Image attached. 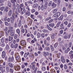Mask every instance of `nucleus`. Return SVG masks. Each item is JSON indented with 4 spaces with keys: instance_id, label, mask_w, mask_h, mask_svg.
Here are the masks:
<instances>
[{
    "instance_id": "obj_4",
    "label": "nucleus",
    "mask_w": 73,
    "mask_h": 73,
    "mask_svg": "<svg viewBox=\"0 0 73 73\" xmlns=\"http://www.w3.org/2000/svg\"><path fill=\"white\" fill-rule=\"evenodd\" d=\"M60 13L59 12H58L54 15V17H58L60 16Z\"/></svg>"
},
{
    "instance_id": "obj_32",
    "label": "nucleus",
    "mask_w": 73,
    "mask_h": 73,
    "mask_svg": "<svg viewBox=\"0 0 73 73\" xmlns=\"http://www.w3.org/2000/svg\"><path fill=\"white\" fill-rule=\"evenodd\" d=\"M19 66H14V68L17 71V69H18V67Z\"/></svg>"
},
{
    "instance_id": "obj_57",
    "label": "nucleus",
    "mask_w": 73,
    "mask_h": 73,
    "mask_svg": "<svg viewBox=\"0 0 73 73\" xmlns=\"http://www.w3.org/2000/svg\"><path fill=\"white\" fill-rule=\"evenodd\" d=\"M5 46V43H2L1 44V46L2 47H4Z\"/></svg>"
},
{
    "instance_id": "obj_12",
    "label": "nucleus",
    "mask_w": 73,
    "mask_h": 73,
    "mask_svg": "<svg viewBox=\"0 0 73 73\" xmlns=\"http://www.w3.org/2000/svg\"><path fill=\"white\" fill-rule=\"evenodd\" d=\"M44 49L45 50H46L49 51L50 50V46H47Z\"/></svg>"
},
{
    "instance_id": "obj_45",
    "label": "nucleus",
    "mask_w": 73,
    "mask_h": 73,
    "mask_svg": "<svg viewBox=\"0 0 73 73\" xmlns=\"http://www.w3.org/2000/svg\"><path fill=\"white\" fill-rule=\"evenodd\" d=\"M4 9V7L3 6L0 7V9L1 11H3Z\"/></svg>"
},
{
    "instance_id": "obj_51",
    "label": "nucleus",
    "mask_w": 73,
    "mask_h": 73,
    "mask_svg": "<svg viewBox=\"0 0 73 73\" xmlns=\"http://www.w3.org/2000/svg\"><path fill=\"white\" fill-rule=\"evenodd\" d=\"M35 12V10L34 9H33L31 10V12L32 13H34Z\"/></svg>"
},
{
    "instance_id": "obj_17",
    "label": "nucleus",
    "mask_w": 73,
    "mask_h": 73,
    "mask_svg": "<svg viewBox=\"0 0 73 73\" xmlns=\"http://www.w3.org/2000/svg\"><path fill=\"white\" fill-rule=\"evenodd\" d=\"M64 17V16L63 15H62L60 17L58 18V19L59 20H62Z\"/></svg>"
},
{
    "instance_id": "obj_20",
    "label": "nucleus",
    "mask_w": 73,
    "mask_h": 73,
    "mask_svg": "<svg viewBox=\"0 0 73 73\" xmlns=\"http://www.w3.org/2000/svg\"><path fill=\"white\" fill-rule=\"evenodd\" d=\"M22 22L21 21V20H20L19 21V23H18V26L19 27H20L21 25Z\"/></svg>"
},
{
    "instance_id": "obj_18",
    "label": "nucleus",
    "mask_w": 73,
    "mask_h": 73,
    "mask_svg": "<svg viewBox=\"0 0 73 73\" xmlns=\"http://www.w3.org/2000/svg\"><path fill=\"white\" fill-rule=\"evenodd\" d=\"M5 53L4 51H3L2 52V56L3 58H4L5 57Z\"/></svg>"
},
{
    "instance_id": "obj_22",
    "label": "nucleus",
    "mask_w": 73,
    "mask_h": 73,
    "mask_svg": "<svg viewBox=\"0 0 73 73\" xmlns=\"http://www.w3.org/2000/svg\"><path fill=\"white\" fill-rule=\"evenodd\" d=\"M70 51V48H68L67 49L65 50V53H68V52Z\"/></svg>"
},
{
    "instance_id": "obj_59",
    "label": "nucleus",
    "mask_w": 73,
    "mask_h": 73,
    "mask_svg": "<svg viewBox=\"0 0 73 73\" xmlns=\"http://www.w3.org/2000/svg\"><path fill=\"white\" fill-rule=\"evenodd\" d=\"M43 53L44 54V56L46 57L47 56V54L46 53V52H44Z\"/></svg>"
},
{
    "instance_id": "obj_47",
    "label": "nucleus",
    "mask_w": 73,
    "mask_h": 73,
    "mask_svg": "<svg viewBox=\"0 0 73 73\" xmlns=\"http://www.w3.org/2000/svg\"><path fill=\"white\" fill-rule=\"evenodd\" d=\"M41 9H42V11H43L44 10V5H42L41 7Z\"/></svg>"
},
{
    "instance_id": "obj_23",
    "label": "nucleus",
    "mask_w": 73,
    "mask_h": 73,
    "mask_svg": "<svg viewBox=\"0 0 73 73\" xmlns=\"http://www.w3.org/2000/svg\"><path fill=\"white\" fill-rule=\"evenodd\" d=\"M26 15H27L28 16H29L31 15V13L28 11L27 12H26Z\"/></svg>"
},
{
    "instance_id": "obj_30",
    "label": "nucleus",
    "mask_w": 73,
    "mask_h": 73,
    "mask_svg": "<svg viewBox=\"0 0 73 73\" xmlns=\"http://www.w3.org/2000/svg\"><path fill=\"white\" fill-rule=\"evenodd\" d=\"M58 42L54 44V47L55 48H56L58 46Z\"/></svg>"
},
{
    "instance_id": "obj_16",
    "label": "nucleus",
    "mask_w": 73,
    "mask_h": 73,
    "mask_svg": "<svg viewBox=\"0 0 73 73\" xmlns=\"http://www.w3.org/2000/svg\"><path fill=\"white\" fill-rule=\"evenodd\" d=\"M10 9V8H9V7L7 6L6 7L5 9V11L6 12H8L9 11V9Z\"/></svg>"
},
{
    "instance_id": "obj_29",
    "label": "nucleus",
    "mask_w": 73,
    "mask_h": 73,
    "mask_svg": "<svg viewBox=\"0 0 73 73\" xmlns=\"http://www.w3.org/2000/svg\"><path fill=\"white\" fill-rule=\"evenodd\" d=\"M49 26L50 27H53L54 26V23H51L49 24Z\"/></svg>"
},
{
    "instance_id": "obj_35",
    "label": "nucleus",
    "mask_w": 73,
    "mask_h": 73,
    "mask_svg": "<svg viewBox=\"0 0 73 73\" xmlns=\"http://www.w3.org/2000/svg\"><path fill=\"white\" fill-rule=\"evenodd\" d=\"M37 35V38H40V35L39 32H38Z\"/></svg>"
},
{
    "instance_id": "obj_41",
    "label": "nucleus",
    "mask_w": 73,
    "mask_h": 73,
    "mask_svg": "<svg viewBox=\"0 0 73 73\" xmlns=\"http://www.w3.org/2000/svg\"><path fill=\"white\" fill-rule=\"evenodd\" d=\"M50 48L52 51H54V49L52 45H50Z\"/></svg>"
},
{
    "instance_id": "obj_61",
    "label": "nucleus",
    "mask_w": 73,
    "mask_h": 73,
    "mask_svg": "<svg viewBox=\"0 0 73 73\" xmlns=\"http://www.w3.org/2000/svg\"><path fill=\"white\" fill-rule=\"evenodd\" d=\"M53 21H54V19H51L50 20H49L48 22L49 23H50L51 22Z\"/></svg>"
},
{
    "instance_id": "obj_44",
    "label": "nucleus",
    "mask_w": 73,
    "mask_h": 73,
    "mask_svg": "<svg viewBox=\"0 0 73 73\" xmlns=\"http://www.w3.org/2000/svg\"><path fill=\"white\" fill-rule=\"evenodd\" d=\"M57 11H58L57 9H55L53 11V13H55Z\"/></svg>"
},
{
    "instance_id": "obj_54",
    "label": "nucleus",
    "mask_w": 73,
    "mask_h": 73,
    "mask_svg": "<svg viewBox=\"0 0 73 73\" xmlns=\"http://www.w3.org/2000/svg\"><path fill=\"white\" fill-rule=\"evenodd\" d=\"M17 35L16 34H15V36H14V38L15 39H17Z\"/></svg>"
},
{
    "instance_id": "obj_62",
    "label": "nucleus",
    "mask_w": 73,
    "mask_h": 73,
    "mask_svg": "<svg viewBox=\"0 0 73 73\" xmlns=\"http://www.w3.org/2000/svg\"><path fill=\"white\" fill-rule=\"evenodd\" d=\"M71 24L69 23L67 25V27L68 28H69L71 27Z\"/></svg>"
},
{
    "instance_id": "obj_11",
    "label": "nucleus",
    "mask_w": 73,
    "mask_h": 73,
    "mask_svg": "<svg viewBox=\"0 0 73 73\" xmlns=\"http://www.w3.org/2000/svg\"><path fill=\"white\" fill-rule=\"evenodd\" d=\"M4 32L3 31H0V38H1L4 35Z\"/></svg>"
},
{
    "instance_id": "obj_6",
    "label": "nucleus",
    "mask_w": 73,
    "mask_h": 73,
    "mask_svg": "<svg viewBox=\"0 0 73 73\" xmlns=\"http://www.w3.org/2000/svg\"><path fill=\"white\" fill-rule=\"evenodd\" d=\"M38 4L35 3L33 4V8L35 9H36L38 7Z\"/></svg>"
},
{
    "instance_id": "obj_13",
    "label": "nucleus",
    "mask_w": 73,
    "mask_h": 73,
    "mask_svg": "<svg viewBox=\"0 0 73 73\" xmlns=\"http://www.w3.org/2000/svg\"><path fill=\"white\" fill-rule=\"evenodd\" d=\"M12 10H10L9 11V13H8V15L9 16H10L12 15Z\"/></svg>"
},
{
    "instance_id": "obj_58",
    "label": "nucleus",
    "mask_w": 73,
    "mask_h": 73,
    "mask_svg": "<svg viewBox=\"0 0 73 73\" xmlns=\"http://www.w3.org/2000/svg\"><path fill=\"white\" fill-rule=\"evenodd\" d=\"M8 41V38H6L5 39V43H7Z\"/></svg>"
},
{
    "instance_id": "obj_27",
    "label": "nucleus",
    "mask_w": 73,
    "mask_h": 73,
    "mask_svg": "<svg viewBox=\"0 0 73 73\" xmlns=\"http://www.w3.org/2000/svg\"><path fill=\"white\" fill-rule=\"evenodd\" d=\"M4 37H2V38L1 39V40L2 43H3L4 42Z\"/></svg>"
},
{
    "instance_id": "obj_53",
    "label": "nucleus",
    "mask_w": 73,
    "mask_h": 73,
    "mask_svg": "<svg viewBox=\"0 0 73 73\" xmlns=\"http://www.w3.org/2000/svg\"><path fill=\"white\" fill-rule=\"evenodd\" d=\"M28 4H33V3L31 1H28V2H27Z\"/></svg>"
},
{
    "instance_id": "obj_50",
    "label": "nucleus",
    "mask_w": 73,
    "mask_h": 73,
    "mask_svg": "<svg viewBox=\"0 0 73 73\" xmlns=\"http://www.w3.org/2000/svg\"><path fill=\"white\" fill-rule=\"evenodd\" d=\"M16 6H17V7L18 8V9H20V5L19 4H17H17Z\"/></svg>"
},
{
    "instance_id": "obj_49",
    "label": "nucleus",
    "mask_w": 73,
    "mask_h": 73,
    "mask_svg": "<svg viewBox=\"0 0 73 73\" xmlns=\"http://www.w3.org/2000/svg\"><path fill=\"white\" fill-rule=\"evenodd\" d=\"M26 9L27 10H28V11H30V9H29V6H27L26 8Z\"/></svg>"
},
{
    "instance_id": "obj_43",
    "label": "nucleus",
    "mask_w": 73,
    "mask_h": 73,
    "mask_svg": "<svg viewBox=\"0 0 73 73\" xmlns=\"http://www.w3.org/2000/svg\"><path fill=\"white\" fill-rule=\"evenodd\" d=\"M14 70L12 68L10 69V72L11 73H13V72Z\"/></svg>"
},
{
    "instance_id": "obj_8",
    "label": "nucleus",
    "mask_w": 73,
    "mask_h": 73,
    "mask_svg": "<svg viewBox=\"0 0 73 73\" xmlns=\"http://www.w3.org/2000/svg\"><path fill=\"white\" fill-rule=\"evenodd\" d=\"M15 31H13H13H11V36L13 37V36L15 35Z\"/></svg>"
},
{
    "instance_id": "obj_31",
    "label": "nucleus",
    "mask_w": 73,
    "mask_h": 73,
    "mask_svg": "<svg viewBox=\"0 0 73 73\" xmlns=\"http://www.w3.org/2000/svg\"><path fill=\"white\" fill-rule=\"evenodd\" d=\"M16 32L18 34H19L20 33V31L19 29H17L16 30Z\"/></svg>"
},
{
    "instance_id": "obj_25",
    "label": "nucleus",
    "mask_w": 73,
    "mask_h": 73,
    "mask_svg": "<svg viewBox=\"0 0 73 73\" xmlns=\"http://www.w3.org/2000/svg\"><path fill=\"white\" fill-rule=\"evenodd\" d=\"M48 3L47 2H46L44 5V9H46V7H47V5H48Z\"/></svg>"
},
{
    "instance_id": "obj_10",
    "label": "nucleus",
    "mask_w": 73,
    "mask_h": 73,
    "mask_svg": "<svg viewBox=\"0 0 73 73\" xmlns=\"http://www.w3.org/2000/svg\"><path fill=\"white\" fill-rule=\"evenodd\" d=\"M61 61L63 62H65V59H64L63 56H61Z\"/></svg>"
},
{
    "instance_id": "obj_24",
    "label": "nucleus",
    "mask_w": 73,
    "mask_h": 73,
    "mask_svg": "<svg viewBox=\"0 0 73 73\" xmlns=\"http://www.w3.org/2000/svg\"><path fill=\"white\" fill-rule=\"evenodd\" d=\"M61 24V21H59V22H58V23H57V24L56 25V27H59V26L60 25V24Z\"/></svg>"
},
{
    "instance_id": "obj_19",
    "label": "nucleus",
    "mask_w": 73,
    "mask_h": 73,
    "mask_svg": "<svg viewBox=\"0 0 73 73\" xmlns=\"http://www.w3.org/2000/svg\"><path fill=\"white\" fill-rule=\"evenodd\" d=\"M46 58L48 60H49V59L50 61L52 60V58L51 57L48 56V58H47V57H46Z\"/></svg>"
},
{
    "instance_id": "obj_15",
    "label": "nucleus",
    "mask_w": 73,
    "mask_h": 73,
    "mask_svg": "<svg viewBox=\"0 0 73 73\" xmlns=\"http://www.w3.org/2000/svg\"><path fill=\"white\" fill-rule=\"evenodd\" d=\"M11 4L12 3L10 2H9L7 3V5L8 6V7L10 8H11Z\"/></svg>"
},
{
    "instance_id": "obj_3",
    "label": "nucleus",
    "mask_w": 73,
    "mask_h": 73,
    "mask_svg": "<svg viewBox=\"0 0 73 73\" xmlns=\"http://www.w3.org/2000/svg\"><path fill=\"white\" fill-rule=\"evenodd\" d=\"M20 44L22 45V44L23 45L22 46H23L24 47H26V45H27L25 41L22 40L20 42Z\"/></svg>"
},
{
    "instance_id": "obj_14",
    "label": "nucleus",
    "mask_w": 73,
    "mask_h": 73,
    "mask_svg": "<svg viewBox=\"0 0 73 73\" xmlns=\"http://www.w3.org/2000/svg\"><path fill=\"white\" fill-rule=\"evenodd\" d=\"M21 11H22V10L24 12V13H26V11L25 9V8L24 7H22V8L21 7Z\"/></svg>"
},
{
    "instance_id": "obj_5",
    "label": "nucleus",
    "mask_w": 73,
    "mask_h": 73,
    "mask_svg": "<svg viewBox=\"0 0 73 73\" xmlns=\"http://www.w3.org/2000/svg\"><path fill=\"white\" fill-rule=\"evenodd\" d=\"M57 5L55 3H52L51 4V6L53 8H54L56 7Z\"/></svg>"
},
{
    "instance_id": "obj_63",
    "label": "nucleus",
    "mask_w": 73,
    "mask_h": 73,
    "mask_svg": "<svg viewBox=\"0 0 73 73\" xmlns=\"http://www.w3.org/2000/svg\"><path fill=\"white\" fill-rule=\"evenodd\" d=\"M24 19V18L23 16H20V19L21 20H23Z\"/></svg>"
},
{
    "instance_id": "obj_28",
    "label": "nucleus",
    "mask_w": 73,
    "mask_h": 73,
    "mask_svg": "<svg viewBox=\"0 0 73 73\" xmlns=\"http://www.w3.org/2000/svg\"><path fill=\"white\" fill-rule=\"evenodd\" d=\"M5 48H6V49L7 50L9 49L10 48L9 45L7 44L6 45Z\"/></svg>"
},
{
    "instance_id": "obj_39",
    "label": "nucleus",
    "mask_w": 73,
    "mask_h": 73,
    "mask_svg": "<svg viewBox=\"0 0 73 73\" xmlns=\"http://www.w3.org/2000/svg\"><path fill=\"white\" fill-rule=\"evenodd\" d=\"M29 23H32L33 22V20L31 19H30V18H29Z\"/></svg>"
},
{
    "instance_id": "obj_48",
    "label": "nucleus",
    "mask_w": 73,
    "mask_h": 73,
    "mask_svg": "<svg viewBox=\"0 0 73 73\" xmlns=\"http://www.w3.org/2000/svg\"><path fill=\"white\" fill-rule=\"evenodd\" d=\"M24 57L25 58H26L27 57H28V56L27 54V53H25V54L24 55Z\"/></svg>"
},
{
    "instance_id": "obj_55",
    "label": "nucleus",
    "mask_w": 73,
    "mask_h": 73,
    "mask_svg": "<svg viewBox=\"0 0 73 73\" xmlns=\"http://www.w3.org/2000/svg\"><path fill=\"white\" fill-rule=\"evenodd\" d=\"M14 46H15V45L13 44V43H11V48H13Z\"/></svg>"
},
{
    "instance_id": "obj_60",
    "label": "nucleus",
    "mask_w": 73,
    "mask_h": 73,
    "mask_svg": "<svg viewBox=\"0 0 73 73\" xmlns=\"http://www.w3.org/2000/svg\"><path fill=\"white\" fill-rule=\"evenodd\" d=\"M72 43L71 42H70L69 43V47H71L72 46Z\"/></svg>"
},
{
    "instance_id": "obj_42",
    "label": "nucleus",
    "mask_w": 73,
    "mask_h": 73,
    "mask_svg": "<svg viewBox=\"0 0 73 73\" xmlns=\"http://www.w3.org/2000/svg\"><path fill=\"white\" fill-rule=\"evenodd\" d=\"M42 31L44 33L48 32V30H46L45 29H44Z\"/></svg>"
},
{
    "instance_id": "obj_9",
    "label": "nucleus",
    "mask_w": 73,
    "mask_h": 73,
    "mask_svg": "<svg viewBox=\"0 0 73 73\" xmlns=\"http://www.w3.org/2000/svg\"><path fill=\"white\" fill-rule=\"evenodd\" d=\"M8 65H9V67L10 68H12L13 67V64L11 63H8Z\"/></svg>"
},
{
    "instance_id": "obj_21",
    "label": "nucleus",
    "mask_w": 73,
    "mask_h": 73,
    "mask_svg": "<svg viewBox=\"0 0 73 73\" xmlns=\"http://www.w3.org/2000/svg\"><path fill=\"white\" fill-rule=\"evenodd\" d=\"M14 22V19H13V18H12L11 20V23L12 24V25H14V24L13 23Z\"/></svg>"
},
{
    "instance_id": "obj_7",
    "label": "nucleus",
    "mask_w": 73,
    "mask_h": 73,
    "mask_svg": "<svg viewBox=\"0 0 73 73\" xmlns=\"http://www.w3.org/2000/svg\"><path fill=\"white\" fill-rule=\"evenodd\" d=\"M13 56H12L11 58H9L8 60L9 62H11L13 61Z\"/></svg>"
},
{
    "instance_id": "obj_40",
    "label": "nucleus",
    "mask_w": 73,
    "mask_h": 73,
    "mask_svg": "<svg viewBox=\"0 0 73 73\" xmlns=\"http://www.w3.org/2000/svg\"><path fill=\"white\" fill-rule=\"evenodd\" d=\"M18 44L17 43L14 45V48L15 49L17 48L18 47Z\"/></svg>"
},
{
    "instance_id": "obj_34",
    "label": "nucleus",
    "mask_w": 73,
    "mask_h": 73,
    "mask_svg": "<svg viewBox=\"0 0 73 73\" xmlns=\"http://www.w3.org/2000/svg\"><path fill=\"white\" fill-rule=\"evenodd\" d=\"M47 29L48 30L50 31H52V29L49 27V26L48 25H47Z\"/></svg>"
},
{
    "instance_id": "obj_46",
    "label": "nucleus",
    "mask_w": 73,
    "mask_h": 73,
    "mask_svg": "<svg viewBox=\"0 0 73 73\" xmlns=\"http://www.w3.org/2000/svg\"><path fill=\"white\" fill-rule=\"evenodd\" d=\"M21 32L23 33H24L25 32V30L24 29H22V30H21Z\"/></svg>"
},
{
    "instance_id": "obj_26",
    "label": "nucleus",
    "mask_w": 73,
    "mask_h": 73,
    "mask_svg": "<svg viewBox=\"0 0 73 73\" xmlns=\"http://www.w3.org/2000/svg\"><path fill=\"white\" fill-rule=\"evenodd\" d=\"M9 42H10V41H11L13 39V38L12 37H11L10 36H9Z\"/></svg>"
},
{
    "instance_id": "obj_36",
    "label": "nucleus",
    "mask_w": 73,
    "mask_h": 73,
    "mask_svg": "<svg viewBox=\"0 0 73 73\" xmlns=\"http://www.w3.org/2000/svg\"><path fill=\"white\" fill-rule=\"evenodd\" d=\"M52 1H50L49 2L48 4V6H51L52 5Z\"/></svg>"
},
{
    "instance_id": "obj_52",
    "label": "nucleus",
    "mask_w": 73,
    "mask_h": 73,
    "mask_svg": "<svg viewBox=\"0 0 73 73\" xmlns=\"http://www.w3.org/2000/svg\"><path fill=\"white\" fill-rule=\"evenodd\" d=\"M64 68L65 69H67L68 67H67V66L66 65V64H64Z\"/></svg>"
},
{
    "instance_id": "obj_33",
    "label": "nucleus",
    "mask_w": 73,
    "mask_h": 73,
    "mask_svg": "<svg viewBox=\"0 0 73 73\" xmlns=\"http://www.w3.org/2000/svg\"><path fill=\"white\" fill-rule=\"evenodd\" d=\"M36 67L35 66V64H33L32 66V68L33 70H34L35 68Z\"/></svg>"
},
{
    "instance_id": "obj_1",
    "label": "nucleus",
    "mask_w": 73,
    "mask_h": 73,
    "mask_svg": "<svg viewBox=\"0 0 73 73\" xmlns=\"http://www.w3.org/2000/svg\"><path fill=\"white\" fill-rule=\"evenodd\" d=\"M15 58L16 59L18 60V61H20L21 60V59L20 58L19 55V54L18 53H16L15 54Z\"/></svg>"
},
{
    "instance_id": "obj_2",
    "label": "nucleus",
    "mask_w": 73,
    "mask_h": 73,
    "mask_svg": "<svg viewBox=\"0 0 73 73\" xmlns=\"http://www.w3.org/2000/svg\"><path fill=\"white\" fill-rule=\"evenodd\" d=\"M4 30L5 32V36L7 37L9 36V34L7 33V31L8 30V28L7 27H5L4 28Z\"/></svg>"
},
{
    "instance_id": "obj_64",
    "label": "nucleus",
    "mask_w": 73,
    "mask_h": 73,
    "mask_svg": "<svg viewBox=\"0 0 73 73\" xmlns=\"http://www.w3.org/2000/svg\"><path fill=\"white\" fill-rule=\"evenodd\" d=\"M17 11L18 13H20L21 12V10H20V9H17Z\"/></svg>"
},
{
    "instance_id": "obj_38",
    "label": "nucleus",
    "mask_w": 73,
    "mask_h": 73,
    "mask_svg": "<svg viewBox=\"0 0 73 73\" xmlns=\"http://www.w3.org/2000/svg\"><path fill=\"white\" fill-rule=\"evenodd\" d=\"M42 71H44L46 70V68L45 67H43L42 68Z\"/></svg>"
},
{
    "instance_id": "obj_37",
    "label": "nucleus",
    "mask_w": 73,
    "mask_h": 73,
    "mask_svg": "<svg viewBox=\"0 0 73 73\" xmlns=\"http://www.w3.org/2000/svg\"><path fill=\"white\" fill-rule=\"evenodd\" d=\"M6 71L7 72H9V67L7 66L6 68Z\"/></svg>"
},
{
    "instance_id": "obj_56",
    "label": "nucleus",
    "mask_w": 73,
    "mask_h": 73,
    "mask_svg": "<svg viewBox=\"0 0 73 73\" xmlns=\"http://www.w3.org/2000/svg\"><path fill=\"white\" fill-rule=\"evenodd\" d=\"M5 25L7 26H8L9 24L7 22L5 21Z\"/></svg>"
}]
</instances>
